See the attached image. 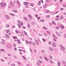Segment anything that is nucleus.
Here are the masks:
<instances>
[{
    "instance_id": "1",
    "label": "nucleus",
    "mask_w": 66,
    "mask_h": 66,
    "mask_svg": "<svg viewBox=\"0 0 66 66\" xmlns=\"http://www.w3.org/2000/svg\"><path fill=\"white\" fill-rule=\"evenodd\" d=\"M0 5L1 7H3L6 6V4L5 3H3V2H2L0 3Z\"/></svg>"
},
{
    "instance_id": "2",
    "label": "nucleus",
    "mask_w": 66,
    "mask_h": 66,
    "mask_svg": "<svg viewBox=\"0 0 66 66\" xmlns=\"http://www.w3.org/2000/svg\"><path fill=\"white\" fill-rule=\"evenodd\" d=\"M16 3H17V4H18V6H19V7H20V6H21V5L19 3V1H16Z\"/></svg>"
},
{
    "instance_id": "3",
    "label": "nucleus",
    "mask_w": 66,
    "mask_h": 66,
    "mask_svg": "<svg viewBox=\"0 0 66 66\" xmlns=\"http://www.w3.org/2000/svg\"><path fill=\"white\" fill-rule=\"evenodd\" d=\"M23 4L24 5H29V3L27 2H24Z\"/></svg>"
},
{
    "instance_id": "4",
    "label": "nucleus",
    "mask_w": 66,
    "mask_h": 66,
    "mask_svg": "<svg viewBox=\"0 0 66 66\" xmlns=\"http://www.w3.org/2000/svg\"><path fill=\"white\" fill-rule=\"evenodd\" d=\"M5 16L6 18L7 19H8V20L10 19V17H9V16L8 15H6Z\"/></svg>"
},
{
    "instance_id": "5",
    "label": "nucleus",
    "mask_w": 66,
    "mask_h": 66,
    "mask_svg": "<svg viewBox=\"0 0 66 66\" xmlns=\"http://www.w3.org/2000/svg\"><path fill=\"white\" fill-rule=\"evenodd\" d=\"M60 49L62 50H65V48L63 47V46H62V47H61L60 48Z\"/></svg>"
},
{
    "instance_id": "6",
    "label": "nucleus",
    "mask_w": 66,
    "mask_h": 66,
    "mask_svg": "<svg viewBox=\"0 0 66 66\" xmlns=\"http://www.w3.org/2000/svg\"><path fill=\"white\" fill-rule=\"evenodd\" d=\"M52 45L53 47H56V45L54 43L52 44Z\"/></svg>"
},
{
    "instance_id": "7",
    "label": "nucleus",
    "mask_w": 66,
    "mask_h": 66,
    "mask_svg": "<svg viewBox=\"0 0 66 66\" xmlns=\"http://www.w3.org/2000/svg\"><path fill=\"white\" fill-rule=\"evenodd\" d=\"M60 27L62 29H64V27L63 25H60Z\"/></svg>"
},
{
    "instance_id": "8",
    "label": "nucleus",
    "mask_w": 66,
    "mask_h": 66,
    "mask_svg": "<svg viewBox=\"0 0 66 66\" xmlns=\"http://www.w3.org/2000/svg\"><path fill=\"white\" fill-rule=\"evenodd\" d=\"M44 59L46 61H48V59L47 58V57H46L45 56H44Z\"/></svg>"
},
{
    "instance_id": "9",
    "label": "nucleus",
    "mask_w": 66,
    "mask_h": 66,
    "mask_svg": "<svg viewBox=\"0 0 66 66\" xmlns=\"http://www.w3.org/2000/svg\"><path fill=\"white\" fill-rule=\"evenodd\" d=\"M9 14H10V15H12L13 16H15V14L11 13H9Z\"/></svg>"
},
{
    "instance_id": "10",
    "label": "nucleus",
    "mask_w": 66,
    "mask_h": 66,
    "mask_svg": "<svg viewBox=\"0 0 66 66\" xmlns=\"http://www.w3.org/2000/svg\"><path fill=\"white\" fill-rule=\"evenodd\" d=\"M5 36H6V37H7V38H9V35H7V34H5Z\"/></svg>"
},
{
    "instance_id": "11",
    "label": "nucleus",
    "mask_w": 66,
    "mask_h": 66,
    "mask_svg": "<svg viewBox=\"0 0 66 66\" xmlns=\"http://www.w3.org/2000/svg\"><path fill=\"white\" fill-rule=\"evenodd\" d=\"M10 3L11 5H12V6H14V4H13V3H12V2H11V1L10 2Z\"/></svg>"
},
{
    "instance_id": "12",
    "label": "nucleus",
    "mask_w": 66,
    "mask_h": 66,
    "mask_svg": "<svg viewBox=\"0 0 66 66\" xmlns=\"http://www.w3.org/2000/svg\"><path fill=\"white\" fill-rule=\"evenodd\" d=\"M62 63L63 64H66V62L64 61L63 60L62 62Z\"/></svg>"
},
{
    "instance_id": "13",
    "label": "nucleus",
    "mask_w": 66,
    "mask_h": 66,
    "mask_svg": "<svg viewBox=\"0 0 66 66\" xmlns=\"http://www.w3.org/2000/svg\"><path fill=\"white\" fill-rule=\"evenodd\" d=\"M12 11L13 12H15V13H17V12H18L17 11L14 10H13Z\"/></svg>"
},
{
    "instance_id": "14",
    "label": "nucleus",
    "mask_w": 66,
    "mask_h": 66,
    "mask_svg": "<svg viewBox=\"0 0 66 66\" xmlns=\"http://www.w3.org/2000/svg\"><path fill=\"white\" fill-rule=\"evenodd\" d=\"M35 42H36V44L37 45H38V42H37V40H35Z\"/></svg>"
},
{
    "instance_id": "15",
    "label": "nucleus",
    "mask_w": 66,
    "mask_h": 66,
    "mask_svg": "<svg viewBox=\"0 0 66 66\" xmlns=\"http://www.w3.org/2000/svg\"><path fill=\"white\" fill-rule=\"evenodd\" d=\"M43 29H45V30H47V28L45 27H43Z\"/></svg>"
},
{
    "instance_id": "16",
    "label": "nucleus",
    "mask_w": 66,
    "mask_h": 66,
    "mask_svg": "<svg viewBox=\"0 0 66 66\" xmlns=\"http://www.w3.org/2000/svg\"><path fill=\"white\" fill-rule=\"evenodd\" d=\"M22 56L23 57V59H24V60H27V59H26V58L25 57L23 56Z\"/></svg>"
},
{
    "instance_id": "17",
    "label": "nucleus",
    "mask_w": 66,
    "mask_h": 66,
    "mask_svg": "<svg viewBox=\"0 0 66 66\" xmlns=\"http://www.w3.org/2000/svg\"><path fill=\"white\" fill-rule=\"evenodd\" d=\"M57 65L58 66H60V65H61V62H58V63Z\"/></svg>"
},
{
    "instance_id": "18",
    "label": "nucleus",
    "mask_w": 66,
    "mask_h": 66,
    "mask_svg": "<svg viewBox=\"0 0 66 66\" xmlns=\"http://www.w3.org/2000/svg\"><path fill=\"white\" fill-rule=\"evenodd\" d=\"M6 47H7V48H10V45H7Z\"/></svg>"
},
{
    "instance_id": "19",
    "label": "nucleus",
    "mask_w": 66,
    "mask_h": 66,
    "mask_svg": "<svg viewBox=\"0 0 66 66\" xmlns=\"http://www.w3.org/2000/svg\"><path fill=\"white\" fill-rule=\"evenodd\" d=\"M23 18H24V20H25L26 21H27V18H26L25 17H24Z\"/></svg>"
},
{
    "instance_id": "20",
    "label": "nucleus",
    "mask_w": 66,
    "mask_h": 66,
    "mask_svg": "<svg viewBox=\"0 0 66 66\" xmlns=\"http://www.w3.org/2000/svg\"><path fill=\"white\" fill-rule=\"evenodd\" d=\"M12 37L14 39H17V37H16L14 36H13Z\"/></svg>"
},
{
    "instance_id": "21",
    "label": "nucleus",
    "mask_w": 66,
    "mask_h": 66,
    "mask_svg": "<svg viewBox=\"0 0 66 66\" xmlns=\"http://www.w3.org/2000/svg\"><path fill=\"white\" fill-rule=\"evenodd\" d=\"M20 24H21V26H22L23 25V22H21Z\"/></svg>"
},
{
    "instance_id": "22",
    "label": "nucleus",
    "mask_w": 66,
    "mask_h": 66,
    "mask_svg": "<svg viewBox=\"0 0 66 66\" xmlns=\"http://www.w3.org/2000/svg\"><path fill=\"white\" fill-rule=\"evenodd\" d=\"M63 7H66V5L65 4H63Z\"/></svg>"
},
{
    "instance_id": "23",
    "label": "nucleus",
    "mask_w": 66,
    "mask_h": 66,
    "mask_svg": "<svg viewBox=\"0 0 66 66\" xmlns=\"http://www.w3.org/2000/svg\"><path fill=\"white\" fill-rule=\"evenodd\" d=\"M44 35H45V36H47V34L45 33H44Z\"/></svg>"
},
{
    "instance_id": "24",
    "label": "nucleus",
    "mask_w": 66,
    "mask_h": 66,
    "mask_svg": "<svg viewBox=\"0 0 66 66\" xmlns=\"http://www.w3.org/2000/svg\"><path fill=\"white\" fill-rule=\"evenodd\" d=\"M50 62L51 63V64H53V62L52 60H50Z\"/></svg>"
},
{
    "instance_id": "25",
    "label": "nucleus",
    "mask_w": 66,
    "mask_h": 66,
    "mask_svg": "<svg viewBox=\"0 0 66 66\" xmlns=\"http://www.w3.org/2000/svg\"><path fill=\"white\" fill-rule=\"evenodd\" d=\"M17 62L18 64H19L20 65H21V63H20V62H19V61H18Z\"/></svg>"
},
{
    "instance_id": "26",
    "label": "nucleus",
    "mask_w": 66,
    "mask_h": 66,
    "mask_svg": "<svg viewBox=\"0 0 66 66\" xmlns=\"http://www.w3.org/2000/svg\"><path fill=\"white\" fill-rule=\"evenodd\" d=\"M24 31V34H25V35H27V32H26V31Z\"/></svg>"
},
{
    "instance_id": "27",
    "label": "nucleus",
    "mask_w": 66,
    "mask_h": 66,
    "mask_svg": "<svg viewBox=\"0 0 66 66\" xmlns=\"http://www.w3.org/2000/svg\"><path fill=\"white\" fill-rule=\"evenodd\" d=\"M0 51H5V50L3 49H2L0 50Z\"/></svg>"
},
{
    "instance_id": "28",
    "label": "nucleus",
    "mask_w": 66,
    "mask_h": 66,
    "mask_svg": "<svg viewBox=\"0 0 66 66\" xmlns=\"http://www.w3.org/2000/svg\"><path fill=\"white\" fill-rule=\"evenodd\" d=\"M10 27V26L9 25V24H7L6 25V27L7 28H9Z\"/></svg>"
},
{
    "instance_id": "29",
    "label": "nucleus",
    "mask_w": 66,
    "mask_h": 66,
    "mask_svg": "<svg viewBox=\"0 0 66 66\" xmlns=\"http://www.w3.org/2000/svg\"><path fill=\"white\" fill-rule=\"evenodd\" d=\"M50 50L51 51H53V50H52V48H50Z\"/></svg>"
},
{
    "instance_id": "30",
    "label": "nucleus",
    "mask_w": 66,
    "mask_h": 66,
    "mask_svg": "<svg viewBox=\"0 0 66 66\" xmlns=\"http://www.w3.org/2000/svg\"><path fill=\"white\" fill-rule=\"evenodd\" d=\"M55 20H56L57 21H58V20H59V19L58 18H56L55 19Z\"/></svg>"
},
{
    "instance_id": "31",
    "label": "nucleus",
    "mask_w": 66,
    "mask_h": 66,
    "mask_svg": "<svg viewBox=\"0 0 66 66\" xmlns=\"http://www.w3.org/2000/svg\"><path fill=\"white\" fill-rule=\"evenodd\" d=\"M26 44H29V42H28V40H26Z\"/></svg>"
},
{
    "instance_id": "32",
    "label": "nucleus",
    "mask_w": 66,
    "mask_h": 66,
    "mask_svg": "<svg viewBox=\"0 0 66 66\" xmlns=\"http://www.w3.org/2000/svg\"><path fill=\"white\" fill-rule=\"evenodd\" d=\"M53 24H54V25H55V24H56L55 23L54 21L53 22Z\"/></svg>"
},
{
    "instance_id": "33",
    "label": "nucleus",
    "mask_w": 66,
    "mask_h": 66,
    "mask_svg": "<svg viewBox=\"0 0 66 66\" xmlns=\"http://www.w3.org/2000/svg\"><path fill=\"white\" fill-rule=\"evenodd\" d=\"M10 32V30H7L6 31V33H8V32Z\"/></svg>"
},
{
    "instance_id": "34",
    "label": "nucleus",
    "mask_w": 66,
    "mask_h": 66,
    "mask_svg": "<svg viewBox=\"0 0 66 66\" xmlns=\"http://www.w3.org/2000/svg\"><path fill=\"white\" fill-rule=\"evenodd\" d=\"M50 58L51 59V60H52V59L53 58H52V55L50 56Z\"/></svg>"
},
{
    "instance_id": "35",
    "label": "nucleus",
    "mask_w": 66,
    "mask_h": 66,
    "mask_svg": "<svg viewBox=\"0 0 66 66\" xmlns=\"http://www.w3.org/2000/svg\"><path fill=\"white\" fill-rule=\"evenodd\" d=\"M46 17L47 18H49V17H50V15H49L48 16L46 15Z\"/></svg>"
},
{
    "instance_id": "36",
    "label": "nucleus",
    "mask_w": 66,
    "mask_h": 66,
    "mask_svg": "<svg viewBox=\"0 0 66 66\" xmlns=\"http://www.w3.org/2000/svg\"><path fill=\"white\" fill-rule=\"evenodd\" d=\"M57 35L59 36H60V37H61V35H60V34L58 33Z\"/></svg>"
},
{
    "instance_id": "37",
    "label": "nucleus",
    "mask_w": 66,
    "mask_h": 66,
    "mask_svg": "<svg viewBox=\"0 0 66 66\" xmlns=\"http://www.w3.org/2000/svg\"><path fill=\"white\" fill-rule=\"evenodd\" d=\"M31 23H32V24H33V25H34V24H35V23L33 22H32Z\"/></svg>"
},
{
    "instance_id": "38",
    "label": "nucleus",
    "mask_w": 66,
    "mask_h": 66,
    "mask_svg": "<svg viewBox=\"0 0 66 66\" xmlns=\"http://www.w3.org/2000/svg\"><path fill=\"white\" fill-rule=\"evenodd\" d=\"M32 44L33 45V46H35V44L34 43H32Z\"/></svg>"
},
{
    "instance_id": "39",
    "label": "nucleus",
    "mask_w": 66,
    "mask_h": 66,
    "mask_svg": "<svg viewBox=\"0 0 66 66\" xmlns=\"http://www.w3.org/2000/svg\"><path fill=\"white\" fill-rule=\"evenodd\" d=\"M43 63V62H42V61H39V63Z\"/></svg>"
},
{
    "instance_id": "40",
    "label": "nucleus",
    "mask_w": 66,
    "mask_h": 66,
    "mask_svg": "<svg viewBox=\"0 0 66 66\" xmlns=\"http://www.w3.org/2000/svg\"><path fill=\"white\" fill-rule=\"evenodd\" d=\"M28 44H30V45H31L32 44L31 43V42L30 41H29L28 42Z\"/></svg>"
},
{
    "instance_id": "41",
    "label": "nucleus",
    "mask_w": 66,
    "mask_h": 66,
    "mask_svg": "<svg viewBox=\"0 0 66 66\" xmlns=\"http://www.w3.org/2000/svg\"><path fill=\"white\" fill-rule=\"evenodd\" d=\"M29 49L30 51V52H32V49H31V48H29Z\"/></svg>"
},
{
    "instance_id": "42",
    "label": "nucleus",
    "mask_w": 66,
    "mask_h": 66,
    "mask_svg": "<svg viewBox=\"0 0 66 66\" xmlns=\"http://www.w3.org/2000/svg\"><path fill=\"white\" fill-rule=\"evenodd\" d=\"M35 16L37 17H38V15L37 14H36L35 15Z\"/></svg>"
},
{
    "instance_id": "43",
    "label": "nucleus",
    "mask_w": 66,
    "mask_h": 66,
    "mask_svg": "<svg viewBox=\"0 0 66 66\" xmlns=\"http://www.w3.org/2000/svg\"><path fill=\"white\" fill-rule=\"evenodd\" d=\"M53 39L54 40V41H55V42H56V40L55 39V38H53Z\"/></svg>"
},
{
    "instance_id": "44",
    "label": "nucleus",
    "mask_w": 66,
    "mask_h": 66,
    "mask_svg": "<svg viewBox=\"0 0 66 66\" xmlns=\"http://www.w3.org/2000/svg\"><path fill=\"white\" fill-rule=\"evenodd\" d=\"M64 10V9L62 8H61L60 9V10H61V11H62V10Z\"/></svg>"
},
{
    "instance_id": "45",
    "label": "nucleus",
    "mask_w": 66,
    "mask_h": 66,
    "mask_svg": "<svg viewBox=\"0 0 66 66\" xmlns=\"http://www.w3.org/2000/svg\"><path fill=\"white\" fill-rule=\"evenodd\" d=\"M61 18H62V19H64V17L62 16H61Z\"/></svg>"
},
{
    "instance_id": "46",
    "label": "nucleus",
    "mask_w": 66,
    "mask_h": 66,
    "mask_svg": "<svg viewBox=\"0 0 66 66\" xmlns=\"http://www.w3.org/2000/svg\"><path fill=\"white\" fill-rule=\"evenodd\" d=\"M42 40H43V42H45V41H46V40H45V39H43Z\"/></svg>"
},
{
    "instance_id": "47",
    "label": "nucleus",
    "mask_w": 66,
    "mask_h": 66,
    "mask_svg": "<svg viewBox=\"0 0 66 66\" xmlns=\"http://www.w3.org/2000/svg\"><path fill=\"white\" fill-rule=\"evenodd\" d=\"M41 21H42V22H45V20H41Z\"/></svg>"
},
{
    "instance_id": "48",
    "label": "nucleus",
    "mask_w": 66,
    "mask_h": 66,
    "mask_svg": "<svg viewBox=\"0 0 66 66\" xmlns=\"http://www.w3.org/2000/svg\"><path fill=\"white\" fill-rule=\"evenodd\" d=\"M47 32L48 34H50V32L49 31H47Z\"/></svg>"
},
{
    "instance_id": "49",
    "label": "nucleus",
    "mask_w": 66,
    "mask_h": 66,
    "mask_svg": "<svg viewBox=\"0 0 66 66\" xmlns=\"http://www.w3.org/2000/svg\"><path fill=\"white\" fill-rule=\"evenodd\" d=\"M59 46L60 47H63V45H59Z\"/></svg>"
},
{
    "instance_id": "50",
    "label": "nucleus",
    "mask_w": 66,
    "mask_h": 66,
    "mask_svg": "<svg viewBox=\"0 0 66 66\" xmlns=\"http://www.w3.org/2000/svg\"><path fill=\"white\" fill-rule=\"evenodd\" d=\"M46 5H48V3L47 2H46L45 3Z\"/></svg>"
},
{
    "instance_id": "51",
    "label": "nucleus",
    "mask_w": 66,
    "mask_h": 66,
    "mask_svg": "<svg viewBox=\"0 0 66 66\" xmlns=\"http://www.w3.org/2000/svg\"><path fill=\"white\" fill-rule=\"evenodd\" d=\"M22 28L23 29H26V27H25L24 26H23L22 27Z\"/></svg>"
},
{
    "instance_id": "52",
    "label": "nucleus",
    "mask_w": 66,
    "mask_h": 66,
    "mask_svg": "<svg viewBox=\"0 0 66 66\" xmlns=\"http://www.w3.org/2000/svg\"><path fill=\"white\" fill-rule=\"evenodd\" d=\"M51 43L50 41L49 42V45H51Z\"/></svg>"
},
{
    "instance_id": "53",
    "label": "nucleus",
    "mask_w": 66,
    "mask_h": 66,
    "mask_svg": "<svg viewBox=\"0 0 66 66\" xmlns=\"http://www.w3.org/2000/svg\"><path fill=\"white\" fill-rule=\"evenodd\" d=\"M1 61H2V62H4V61L2 59H1Z\"/></svg>"
},
{
    "instance_id": "54",
    "label": "nucleus",
    "mask_w": 66,
    "mask_h": 66,
    "mask_svg": "<svg viewBox=\"0 0 66 66\" xmlns=\"http://www.w3.org/2000/svg\"><path fill=\"white\" fill-rule=\"evenodd\" d=\"M37 65L38 66H39V64L38 63H37Z\"/></svg>"
},
{
    "instance_id": "55",
    "label": "nucleus",
    "mask_w": 66,
    "mask_h": 66,
    "mask_svg": "<svg viewBox=\"0 0 66 66\" xmlns=\"http://www.w3.org/2000/svg\"><path fill=\"white\" fill-rule=\"evenodd\" d=\"M43 7L44 8H45L46 7V5H45L43 6Z\"/></svg>"
},
{
    "instance_id": "56",
    "label": "nucleus",
    "mask_w": 66,
    "mask_h": 66,
    "mask_svg": "<svg viewBox=\"0 0 66 66\" xmlns=\"http://www.w3.org/2000/svg\"><path fill=\"white\" fill-rule=\"evenodd\" d=\"M39 57L40 59H41V60H43V58L41 56H40Z\"/></svg>"
},
{
    "instance_id": "57",
    "label": "nucleus",
    "mask_w": 66,
    "mask_h": 66,
    "mask_svg": "<svg viewBox=\"0 0 66 66\" xmlns=\"http://www.w3.org/2000/svg\"><path fill=\"white\" fill-rule=\"evenodd\" d=\"M41 2L42 3H44V2H43V0H41Z\"/></svg>"
},
{
    "instance_id": "58",
    "label": "nucleus",
    "mask_w": 66,
    "mask_h": 66,
    "mask_svg": "<svg viewBox=\"0 0 66 66\" xmlns=\"http://www.w3.org/2000/svg\"><path fill=\"white\" fill-rule=\"evenodd\" d=\"M60 17V16L59 15H57L56 16V17H57V18L58 17Z\"/></svg>"
},
{
    "instance_id": "59",
    "label": "nucleus",
    "mask_w": 66,
    "mask_h": 66,
    "mask_svg": "<svg viewBox=\"0 0 66 66\" xmlns=\"http://www.w3.org/2000/svg\"><path fill=\"white\" fill-rule=\"evenodd\" d=\"M15 46H16V44H14L13 45V47H15Z\"/></svg>"
},
{
    "instance_id": "60",
    "label": "nucleus",
    "mask_w": 66,
    "mask_h": 66,
    "mask_svg": "<svg viewBox=\"0 0 66 66\" xmlns=\"http://www.w3.org/2000/svg\"><path fill=\"white\" fill-rule=\"evenodd\" d=\"M18 50L19 51H22V50H21L20 49H19Z\"/></svg>"
},
{
    "instance_id": "61",
    "label": "nucleus",
    "mask_w": 66,
    "mask_h": 66,
    "mask_svg": "<svg viewBox=\"0 0 66 66\" xmlns=\"http://www.w3.org/2000/svg\"><path fill=\"white\" fill-rule=\"evenodd\" d=\"M38 5H40V3H38Z\"/></svg>"
},
{
    "instance_id": "62",
    "label": "nucleus",
    "mask_w": 66,
    "mask_h": 66,
    "mask_svg": "<svg viewBox=\"0 0 66 66\" xmlns=\"http://www.w3.org/2000/svg\"><path fill=\"white\" fill-rule=\"evenodd\" d=\"M63 1V0H60V2H62Z\"/></svg>"
},
{
    "instance_id": "63",
    "label": "nucleus",
    "mask_w": 66,
    "mask_h": 66,
    "mask_svg": "<svg viewBox=\"0 0 66 66\" xmlns=\"http://www.w3.org/2000/svg\"><path fill=\"white\" fill-rule=\"evenodd\" d=\"M14 50H15L16 51L17 50L16 49V48H14Z\"/></svg>"
},
{
    "instance_id": "64",
    "label": "nucleus",
    "mask_w": 66,
    "mask_h": 66,
    "mask_svg": "<svg viewBox=\"0 0 66 66\" xmlns=\"http://www.w3.org/2000/svg\"><path fill=\"white\" fill-rule=\"evenodd\" d=\"M26 66H29V64H26Z\"/></svg>"
}]
</instances>
